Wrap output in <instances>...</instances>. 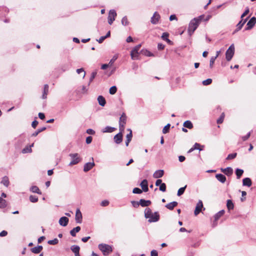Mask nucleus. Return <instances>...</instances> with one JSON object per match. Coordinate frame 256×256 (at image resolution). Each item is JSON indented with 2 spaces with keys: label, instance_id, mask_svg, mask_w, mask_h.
Instances as JSON below:
<instances>
[{
  "label": "nucleus",
  "instance_id": "40",
  "mask_svg": "<svg viewBox=\"0 0 256 256\" xmlns=\"http://www.w3.org/2000/svg\"><path fill=\"white\" fill-rule=\"evenodd\" d=\"M131 58L132 60H137L138 58V53H136L134 52H131L130 53Z\"/></svg>",
  "mask_w": 256,
  "mask_h": 256
},
{
  "label": "nucleus",
  "instance_id": "64",
  "mask_svg": "<svg viewBox=\"0 0 256 256\" xmlns=\"http://www.w3.org/2000/svg\"><path fill=\"white\" fill-rule=\"evenodd\" d=\"M150 256H158V252L156 250H152L150 252Z\"/></svg>",
  "mask_w": 256,
  "mask_h": 256
},
{
  "label": "nucleus",
  "instance_id": "47",
  "mask_svg": "<svg viewBox=\"0 0 256 256\" xmlns=\"http://www.w3.org/2000/svg\"><path fill=\"white\" fill-rule=\"evenodd\" d=\"M122 24L123 26H126L128 24V18L126 16L123 17L122 20Z\"/></svg>",
  "mask_w": 256,
  "mask_h": 256
},
{
  "label": "nucleus",
  "instance_id": "14",
  "mask_svg": "<svg viewBox=\"0 0 256 256\" xmlns=\"http://www.w3.org/2000/svg\"><path fill=\"white\" fill-rule=\"evenodd\" d=\"M94 165L95 164L94 162L86 163L84 166V172L89 171L94 166Z\"/></svg>",
  "mask_w": 256,
  "mask_h": 256
},
{
  "label": "nucleus",
  "instance_id": "22",
  "mask_svg": "<svg viewBox=\"0 0 256 256\" xmlns=\"http://www.w3.org/2000/svg\"><path fill=\"white\" fill-rule=\"evenodd\" d=\"M221 170L227 176H230L232 174L233 170L230 167H228L225 168H222Z\"/></svg>",
  "mask_w": 256,
  "mask_h": 256
},
{
  "label": "nucleus",
  "instance_id": "63",
  "mask_svg": "<svg viewBox=\"0 0 256 256\" xmlns=\"http://www.w3.org/2000/svg\"><path fill=\"white\" fill-rule=\"evenodd\" d=\"M92 138L91 136H88L86 138V143L87 144H90L92 142Z\"/></svg>",
  "mask_w": 256,
  "mask_h": 256
},
{
  "label": "nucleus",
  "instance_id": "20",
  "mask_svg": "<svg viewBox=\"0 0 256 256\" xmlns=\"http://www.w3.org/2000/svg\"><path fill=\"white\" fill-rule=\"evenodd\" d=\"M42 249V246H37L32 248L30 251L34 254H38L40 253Z\"/></svg>",
  "mask_w": 256,
  "mask_h": 256
},
{
  "label": "nucleus",
  "instance_id": "28",
  "mask_svg": "<svg viewBox=\"0 0 256 256\" xmlns=\"http://www.w3.org/2000/svg\"><path fill=\"white\" fill-rule=\"evenodd\" d=\"M98 100L100 106H104L106 104V102L104 96H99L98 98Z\"/></svg>",
  "mask_w": 256,
  "mask_h": 256
},
{
  "label": "nucleus",
  "instance_id": "1",
  "mask_svg": "<svg viewBox=\"0 0 256 256\" xmlns=\"http://www.w3.org/2000/svg\"><path fill=\"white\" fill-rule=\"evenodd\" d=\"M144 216L146 218H150L148 222H156L160 219V216L158 212L152 213L150 208H146L144 210Z\"/></svg>",
  "mask_w": 256,
  "mask_h": 256
},
{
  "label": "nucleus",
  "instance_id": "60",
  "mask_svg": "<svg viewBox=\"0 0 256 256\" xmlns=\"http://www.w3.org/2000/svg\"><path fill=\"white\" fill-rule=\"evenodd\" d=\"M131 203L134 208H138L140 205V204L138 203V202L134 200L132 201Z\"/></svg>",
  "mask_w": 256,
  "mask_h": 256
},
{
  "label": "nucleus",
  "instance_id": "54",
  "mask_svg": "<svg viewBox=\"0 0 256 256\" xmlns=\"http://www.w3.org/2000/svg\"><path fill=\"white\" fill-rule=\"evenodd\" d=\"M224 113H222L221 114L220 118L217 120V123L219 124H222L224 121Z\"/></svg>",
  "mask_w": 256,
  "mask_h": 256
},
{
  "label": "nucleus",
  "instance_id": "6",
  "mask_svg": "<svg viewBox=\"0 0 256 256\" xmlns=\"http://www.w3.org/2000/svg\"><path fill=\"white\" fill-rule=\"evenodd\" d=\"M126 114L123 113L120 118L119 120V130L120 132H124V126L126 124Z\"/></svg>",
  "mask_w": 256,
  "mask_h": 256
},
{
  "label": "nucleus",
  "instance_id": "37",
  "mask_svg": "<svg viewBox=\"0 0 256 256\" xmlns=\"http://www.w3.org/2000/svg\"><path fill=\"white\" fill-rule=\"evenodd\" d=\"M7 204L6 201L3 199L2 198L0 199V208H4L6 206Z\"/></svg>",
  "mask_w": 256,
  "mask_h": 256
},
{
  "label": "nucleus",
  "instance_id": "46",
  "mask_svg": "<svg viewBox=\"0 0 256 256\" xmlns=\"http://www.w3.org/2000/svg\"><path fill=\"white\" fill-rule=\"evenodd\" d=\"M236 155H237V154L236 152L229 154L227 158H226V160H230L234 159L236 156Z\"/></svg>",
  "mask_w": 256,
  "mask_h": 256
},
{
  "label": "nucleus",
  "instance_id": "18",
  "mask_svg": "<svg viewBox=\"0 0 256 256\" xmlns=\"http://www.w3.org/2000/svg\"><path fill=\"white\" fill-rule=\"evenodd\" d=\"M248 17L246 18L244 20H242H242L237 24V25H236L237 28L235 32H238V31L240 30L242 28L243 26L245 24V23L248 20Z\"/></svg>",
  "mask_w": 256,
  "mask_h": 256
},
{
  "label": "nucleus",
  "instance_id": "25",
  "mask_svg": "<svg viewBox=\"0 0 256 256\" xmlns=\"http://www.w3.org/2000/svg\"><path fill=\"white\" fill-rule=\"evenodd\" d=\"M242 184L244 186H250L252 184L251 180L248 178H246L243 179Z\"/></svg>",
  "mask_w": 256,
  "mask_h": 256
},
{
  "label": "nucleus",
  "instance_id": "32",
  "mask_svg": "<svg viewBox=\"0 0 256 256\" xmlns=\"http://www.w3.org/2000/svg\"><path fill=\"white\" fill-rule=\"evenodd\" d=\"M33 146L34 144H32L31 146H26L22 150V152L23 154L31 152L32 151L31 147L32 146Z\"/></svg>",
  "mask_w": 256,
  "mask_h": 256
},
{
  "label": "nucleus",
  "instance_id": "56",
  "mask_svg": "<svg viewBox=\"0 0 256 256\" xmlns=\"http://www.w3.org/2000/svg\"><path fill=\"white\" fill-rule=\"evenodd\" d=\"M249 12H250L249 8L248 7H247L246 8V10H245V11L244 12V13L241 16H240L241 19H242L246 16L248 14Z\"/></svg>",
  "mask_w": 256,
  "mask_h": 256
},
{
  "label": "nucleus",
  "instance_id": "53",
  "mask_svg": "<svg viewBox=\"0 0 256 256\" xmlns=\"http://www.w3.org/2000/svg\"><path fill=\"white\" fill-rule=\"evenodd\" d=\"M76 72L78 74H80L81 72H83L84 73V75H83L82 78H84L85 77L86 72H85V71H84V69L83 68H78V69L76 70Z\"/></svg>",
  "mask_w": 256,
  "mask_h": 256
},
{
  "label": "nucleus",
  "instance_id": "59",
  "mask_svg": "<svg viewBox=\"0 0 256 256\" xmlns=\"http://www.w3.org/2000/svg\"><path fill=\"white\" fill-rule=\"evenodd\" d=\"M169 34L168 32H164L162 34V38L164 40H166L168 38Z\"/></svg>",
  "mask_w": 256,
  "mask_h": 256
},
{
  "label": "nucleus",
  "instance_id": "7",
  "mask_svg": "<svg viewBox=\"0 0 256 256\" xmlns=\"http://www.w3.org/2000/svg\"><path fill=\"white\" fill-rule=\"evenodd\" d=\"M116 16V12L115 10H111L109 12L108 16V23L110 24H112L113 22L115 20V18Z\"/></svg>",
  "mask_w": 256,
  "mask_h": 256
},
{
  "label": "nucleus",
  "instance_id": "33",
  "mask_svg": "<svg viewBox=\"0 0 256 256\" xmlns=\"http://www.w3.org/2000/svg\"><path fill=\"white\" fill-rule=\"evenodd\" d=\"M244 173V170L242 169L236 168V177L238 179L240 178L241 176Z\"/></svg>",
  "mask_w": 256,
  "mask_h": 256
},
{
  "label": "nucleus",
  "instance_id": "51",
  "mask_svg": "<svg viewBox=\"0 0 256 256\" xmlns=\"http://www.w3.org/2000/svg\"><path fill=\"white\" fill-rule=\"evenodd\" d=\"M204 14H202V15H200V16L197 17V18H194L195 19H196V20L200 24V22L202 21V20H204Z\"/></svg>",
  "mask_w": 256,
  "mask_h": 256
},
{
  "label": "nucleus",
  "instance_id": "57",
  "mask_svg": "<svg viewBox=\"0 0 256 256\" xmlns=\"http://www.w3.org/2000/svg\"><path fill=\"white\" fill-rule=\"evenodd\" d=\"M216 59V57H214V56H212L211 58H210V68H212L213 66V64L214 62V61Z\"/></svg>",
  "mask_w": 256,
  "mask_h": 256
},
{
  "label": "nucleus",
  "instance_id": "3",
  "mask_svg": "<svg viewBox=\"0 0 256 256\" xmlns=\"http://www.w3.org/2000/svg\"><path fill=\"white\" fill-rule=\"evenodd\" d=\"M98 248L102 252L104 256L108 255L112 251L111 246L106 244H101L98 245Z\"/></svg>",
  "mask_w": 256,
  "mask_h": 256
},
{
  "label": "nucleus",
  "instance_id": "4",
  "mask_svg": "<svg viewBox=\"0 0 256 256\" xmlns=\"http://www.w3.org/2000/svg\"><path fill=\"white\" fill-rule=\"evenodd\" d=\"M234 54V44L230 46L226 52V58L228 61H230Z\"/></svg>",
  "mask_w": 256,
  "mask_h": 256
},
{
  "label": "nucleus",
  "instance_id": "30",
  "mask_svg": "<svg viewBox=\"0 0 256 256\" xmlns=\"http://www.w3.org/2000/svg\"><path fill=\"white\" fill-rule=\"evenodd\" d=\"M183 126L184 128L191 129L193 128V125L190 120H186L184 122Z\"/></svg>",
  "mask_w": 256,
  "mask_h": 256
},
{
  "label": "nucleus",
  "instance_id": "16",
  "mask_svg": "<svg viewBox=\"0 0 256 256\" xmlns=\"http://www.w3.org/2000/svg\"><path fill=\"white\" fill-rule=\"evenodd\" d=\"M140 186L142 188V190L144 192H147L148 190V180H144L140 183Z\"/></svg>",
  "mask_w": 256,
  "mask_h": 256
},
{
  "label": "nucleus",
  "instance_id": "44",
  "mask_svg": "<svg viewBox=\"0 0 256 256\" xmlns=\"http://www.w3.org/2000/svg\"><path fill=\"white\" fill-rule=\"evenodd\" d=\"M118 56L117 54H115L112 58L110 60L108 64L111 66H112L114 62L118 58Z\"/></svg>",
  "mask_w": 256,
  "mask_h": 256
},
{
  "label": "nucleus",
  "instance_id": "35",
  "mask_svg": "<svg viewBox=\"0 0 256 256\" xmlns=\"http://www.w3.org/2000/svg\"><path fill=\"white\" fill-rule=\"evenodd\" d=\"M30 190L32 192L37 193L38 194H41V192L37 186H32L30 188Z\"/></svg>",
  "mask_w": 256,
  "mask_h": 256
},
{
  "label": "nucleus",
  "instance_id": "13",
  "mask_svg": "<svg viewBox=\"0 0 256 256\" xmlns=\"http://www.w3.org/2000/svg\"><path fill=\"white\" fill-rule=\"evenodd\" d=\"M224 214V210H221L218 212H217L214 216V222L213 226H215L217 224L216 221Z\"/></svg>",
  "mask_w": 256,
  "mask_h": 256
},
{
  "label": "nucleus",
  "instance_id": "42",
  "mask_svg": "<svg viewBox=\"0 0 256 256\" xmlns=\"http://www.w3.org/2000/svg\"><path fill=\"white\" fill-rule=\"evenodd\" d=\"M58 240L56 238H54V240H48V243L49 244H51V245L56 244H58Z\"/></svg>",
  "mask_w": 256,
  "mask_h": 256
},
{
  "label": "nucleus",
  "instance_id": "9",
  "mask_svg": "<svg viewBox=\"0 0 256 256\" xmlns=\"http://www.w3.org/2000/svg\"><path fill=\"white\" fill-rule=\"evenodd\" d=\"M160 18V14L158 12H156L151 18L150 22L152 24H156L158 23Z\"/></svg>",
  "mask_w": 256,
  "mask_h": 256
},
{
  "label": "nucleus",
  "instance_id": "15",
  "mask_svg": "<svg viewBox=\"0 0 256 256\" xmlns=\"http://www.w3.org/2000/svg\"><path fill=\"white\" fill-rule=\"evenodd\" d=\"M68 218L66 216H62L59 220V224L60 226H66L68 225Z\"/></svg>",
  "mask_w": 256,
  "mask_h": 256
},
{
  "label": "nucleus",
  "instance_id": "29",
  "mask_svg": "<svg viewBox=\"0 0 256 256\" xmlns=\"http://www.w3.org/2000/svg\"><path fill=\"white\" fill-rule=\"evenodd\" d=\"M80 230V227L79 226H78L74 228L72 230L70 231V234H71L72 236H75L76 234V232H79Z\"/></svg>",
  "mask_w": 256,
  "mask_h": 256
},
{
  "label": "nucleus",
  "instance_id": "21",
  "mask_svg": "<svg viewBox=\"0 0 256 256\" xmlns=\"http://www.w3.org/2000/svg\"><path fill=\"white\" fill-rule=\"evenodd\" d=\"M70 249L74 254L75 256H78V254H80L79 252L80 249L79 246L76 245H73L71 246Z\"/></svg>",
  "mask_w": 256,
  "mask_h": 256
},
{
  "label": "nucleus",
  "instance_id": "2",
  "mask_svg": "<svg viewBox=\"0 0 256 256\" xmlns=\"http://www.w3.org/2000/svg\"><path fill=\"white\" fill-rule=\"evenodd\" d=\"M199 24L200 23L194 18L191 20L188 28V32L190 36H191L194 33Z\"/></svg>",
  "mask_w": 256,
  "mask_h": 256
},
{
  "label": "nucleus",
  "instance_id": "31",
  "mask_svg": "<svg viewBox=\"0 0 256 256\" xmlns=\"http://www.w3.org/2000/svg\"><path fill=\"white\" fill-rule=\"evenodd\" d=\"M226 206H227V208L228 209L230 210H233L234 209V204L232 202V200H227V202H226Z\"/></svg>",
  "mask_w": 256,
  "mask_h": 256
},
{
  "label": "nucleus",
  "instance_id": "38",
  "mask_svg": "<svg viewBox=\"0 0 256 256\" xmlns=\"http://www.w3.org/2000/svg\"><path fill=\"white\" fill-rule=\"evenodd\" d=\"M46 129V127H42L40 128H38L36 131L34 133H33L32 135V136H36L40 132Z\"/></svg>",
  "mask_w": 256,
  "mask_h": 256
},
{
  "label": "nucleus",
  "instance_id": "61",
  "mask_svg": "<svg viewBox=\"0 0 256 256\" xmlns=\"http://www.w3.org/2000/svg\"><path fill=\"white\" fill-rule=\"evenodd\" d=\"M109 204V202L107 200H104L102 202L100 205L102 206H107Z\"/></svg>",
  "mask_w": 256,
  "mask_h": 256
},
{
  "label": "nucleus",
  "instance_id": "52",
  "mask_svg": "<svg viewBox=\"0 0 256 256\" xmlns=\"http://www.w3.org/2000/svg\"><path fill=\"white\" fill-rule=\"evenodd\" d=\"M132 192L134 194H140L142 193V190L138 188H135L133 189Z\"/></svg>",
  "mask_w": 256,
  "mask_h": 256
},
{
  "label": "nucleus",
  "instance_id": "17",
  "mask_svg": "<svg viewBox=\"0 0 256 256\" xmlns=\"http://www.w3.org/2000/svg\"><path fill=\"white\" fill-rule=\"evenodd\" d=\"M164 174V171L162 170H156L153 174V177L155 178H162Z\"/></svg>",
  "mask_w": 256,
  "mask_h": 256
},
{
  "label": "nucleus",
  "instance_id": "26",
  "mask_svg": "<svg viewBox=\"0 0 256 256\" xmlns=\"http://www.w3.org/2000/svg\"><path fill=\"white\" fill-rule=\"evenodd\" d=\"M178 204L176 202H172L166 204L165 206L170 210H172L175 206H177Z\"/></svg>",
  "mask_w": 256,
  "mask_h": 256
},
{
  "label": "nucleus",
  "instance_id": "49",
  "mask_svg": "<svg viewBox=\"0 0 256 256\" xmlns=\"http://www.w3.org/2000/svg\"><path fill=\"white\" fill-rule=\"evenodd\" d=\"M30 200L32 202H36L38 200V198L36 196H30Z\"/></svg>",
  "mask_w": 256,
  "mask_h": 256
},
{
  "label": "nucleus",
  "instance_id": "45",
  "mask_svg": "<svg viewBox=\"0 0 256 256\" xmlns=\"http://www.w3.org/2000/svg\"><path fill=\"white\" fill-rule=\"evenodd\" d=\"M117 90V88L116 86H112L110 88V94H114L116 93Z\"/></svg>",
  "mask_w": 256,
  "mask_h": 256
},
{
  "label": "nucleus",
  "instance_id": "5",
  "mask_svg": "<svg viewBox=\"0 0 256 256\" xmlns=\"http://www.w3.org/2000/svg\"><path fill=\"white\" fill-rule=\"evenodd\" d=\"M69 156L72 158V160L69 164V166H73L78 164L81 160V158L78 156L77 153L70 154Z\"/></svg>",
  "mask_w": 256,
  "mask_h": 256
},
{
  "label": "nucleus",
  "instance_id": "11",
  "mask_svg": "<svg viewBox=\"0 0 256 256\" xmlns=\"http://www.w3.org/2000/svg\"><path fill=\"white\" fill-rule=\"evenodd\" d=\"M82 214L80 209L78 208L76 210V216H75V220H76V223L81 224L82 222Z\"/></svg>",
  "mask_w": 256,
  "mask_h": 256
},
{
  "label": "nucleus",
  "instance_id": "62",
  "mask_svg": "<svg viewBox=\"0 0 256 256\" xmlns=\"http://www.w3.org/2000/svg\"><path fill=\"white\" fill-rule=\"evenodd\" d=\"M250 132H249L246 136H242V140L243 141L246 140L250 136Z\"/></svg>",
  "mask_w": 256,
  "mask_h": 256
},
{
  "label": "nucleus",
  "instance_id": "48",
  "mask_svg": "<svg viewBox=\"0 0 256 256\" xmlns=\"http://www.w3.org/2000/svg\"><path fill=\"white\" fill-rule=\"evenodd\" d=\"M212 82V80L211 78H208L206 80L202 81V84L204 86H208Z\"/></svg>",
  "mask_w": 256,
  "mask_h": 256
},
{
  "label": "nucleus",
  "instance_id": "12",
  "mask_svg": "<svg viewBox=\"0 0 256 256\" xmlns=\"http://www.w3.org/2000/svg\"><path fill=\"white\" fill-rule=\"evenodd\" d=\"M202 207L203 204L202 201L200 200L198 202L196 206V209L194 210V213L196 216H197L202 211Z\"/></svg>",
  "mask_w": 256,
  "mask_h": 256
},
{
  "label": "nucleus",
  "instance_id": "8",
  "mask_svg": "<svg viewBox=\"0 0 256 256\" xmlns=\"http://www.w3.org/2000/svg\"><path fill=\"white\" fill-rule=\"evenodd\" d=\"M256 23V18L255 17L252 18L248 22L246 27L245 28L246 30H251Z\"/></svg>",
  "mask_w": 256,
  "mask_h": 256
},
{
  "label": "nucleus",
  "instance_id": "41",
  "mask_svg": "<svg viewBox=\"0 0 256 256\" xmlns=\"http://www.w3.org/2000/svg\"><path fill=\"white\" fill-rule=\"evenodd\" d=\"M96 74H97L96 71L93 72L92 73L91 76H90V78L89 82H88V85H90V84L92 82L93 80L95 78Z\"/></svg>",
  "mask_w": 256,
  "mask_h": 256
},
{
  "label": "nucleus",
  "instance_id": "10",
  "mask_svg": "<svg viewBox=\"0 0 256 256\" xmlns=\"http://www.w3.org/2000/svg\"><path fill=\"white\" fill-rule=\"evenodd\" d=\"M122 132L120 131V132L114 136V140L116 144H120L122 141Z\"/></svg>",
  "mask_w": 256,
  "mask_h": 256
},
{
  "label": "nucleus",
  "instance_id": "43",
  "mask_svg": "<svg viewBox=\"0 0 256 256\" xmlns=\"http://www.w3.org/2000/svg\"><path fill=\"white\" fill-rule=\"evenodd\" d=\"M170 124H167L163 128L162 132L164 134L168 133L169 132Z\"/></svg>",
  "mask_w": 256,
  "mask_h": 256
},
{
  "label": "nucleus",
  "instance_id": "24",
  "mask_svg": "<svg viewBox=\"0 0 256 256\" xmlns=\"http://www.w3.org/2000/svg\"><path fill=\"white\" fill-rule=\"evenodd\" d=\"M116 130V128H115L110 126H107L105 127L104 128H103L102 130V132L103 133H106V132L110 133V132H112Z\"/></svg>",
  "mask_w": 256,
  "mask_h": 256
},
{
  "label": "nucleus",
  "instance_id": "58",
  "mask_svg": "<svg viewBox=\"0 0 256 256\" xmlns=\"http://www.w3.org/2000/svg\"><path fill=\"white\" fill-rule=\"evenodd\" d=\"M141 47V44H138L132 50V52H136V53L137 52H138V51L140 49Z\"/></svg>",
  "mask_w": 256,
  "mask_h": 256
},
{
  "label": "nucleus",
  "instance_id": "50",
  "mask_svg": "<svg viewBox=\"0 0 256 256\" xmlns=\"http://www.w3.org/2000/svg\"><path fill=\"white\" fill-rule=\"evenodd\" d=\"M159 190H160L162 192H166V184L164 183L161 184L160 186Z\"/></svg>",
  "mask_w": 256,
  "mask_h": 256
},
{
  "label": "nucleus",
  "instance_id": "27",
  "mask_svg": "<svg viewBox=\"0 0 256 256\" xmlns=\"http://www.w3.org/2000/svg\"><path fill=\"white\" fill-rule=\"evenodd\" d=\"M48 92V86L47 84L44 85V92L42 96L43 99H46L47 98V94Z\"/></svg>",
  "mask_w": 256,
  "mask_h": 256
},
{
  "label": "nucleus",
  "instance_id": "19",
  "mask_svg": "<svg viewBox=\"0 0 256 256\" xmlns=\"http://www.w3.org/2000/svg\"><path fill=\"white\" fill-rule=\"evenodd\" d=\"M138 203L142 207L148 206H149L152 202L150 200H145L144 199H140L138 202Z\"/></svg>",
  "mask_w": 256,
  "mask_h": 256
},
{
  "label": "nucleus",
  "instance_id": "23",
  "mask_svg": "<svg viewBox=\"0 0 256 256\" xmlns=\"http://www.w3.org/2000/svg\"><path fill=\"white\" fill-rule=\"evenodd\" d=\"M216 179L222 183H224L226 181V177L222 174H218L216 176Z\"/></svg>",
  "mask_w": 256,
  "mask_h": 256
},
{
  "label": "nucleus",
  "instance_id": "39",
  "mask_svg": "<svg viewBox=\"0 0 256 256\" xmlns=\"http://www.w3.org/2000/svg\"><path fill=\"white\" fill-rule=\"evenodd\" d=\"M186 186H184L180 188H179V190L178 191L177 195L178 196H182L184 193V190H185L186 188Z\"/></svg>",
  "mask_w": 256,
  "mask_h": 256
},
{
  "label": "nucleus",
  "instance_id": "36",
  "mask_svg": "<svg viewBox=\"0 0 256 256\" xmlns=\"http://www.w3.org/2000/svg\"><path fill=\"white\" fill-rule=\"evenodd\" d=\"M70 66L69 63H66L62 66L61 69L63 72H65L69 69Z\"/></svg>",
  "mask_w": 256,
  "mask_h": 256
},
{
  "label": "nucleus",
  "instance_id": "34",
  "mask_svg": "<svg viewBox=\"0 0 256 256\" xmlns=\"http://www.w3.org/2000/svg\"><path fill=\"white\" fill-rule=\"evenodd\" d=\"M2 184L8 187L9 185V180L7 176H4L2 180Z\"/></svg>",
  "mask_w": 256,
  "mask_h": 256
},
{
  "label": "nucleus",
  "instance_id": "55",
  "mask_svg": "<svg viewBox=\"0 0 256 256\" xmlns=\"http://www.w3.org/2000/svg\"><path fill=\"white\" fill-rule=\"evenodd\" d=\"M128 130L130 131V133L127 134L126 136V140H131L132 137V131L130 129H128Z\"/></svg>",
  "mask_w": 256,
  "mask_h": 256
}]
</instances>
